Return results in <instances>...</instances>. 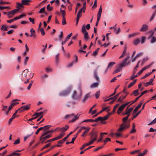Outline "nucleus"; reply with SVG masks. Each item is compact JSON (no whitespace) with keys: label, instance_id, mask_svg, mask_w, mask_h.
Instances as JSON below:
<instances>
[{"label":"nucleus","instance_id":"13","mask_svg":"<svg viewBox=\"0 0 156 156\" xmlns=\"http://www.w3.org/2000/svg\"><path fill=\"white\" fill-rule=\"evenodd\" d=\"M19 11V9H16L9 11L7 14V15H14L16 12Z\"/></svg>","mask_w":156,"mask_h":156},{"label":"nucleus","instance_id":"47","mask_svg":"<svg viewBox=\"0 0 156 156\" xmlns=\"http://www.w3.org/2000/svg\"><path fill=\"white\" fill-rule=\"evenodd\" d=\"M111 141V139L109 138H106L104 140V145H105L108 142L110 141Z\"/></svg>","mask_w":156,"mask_h":156},{"label":"nucleus","instance_id":"39","mask_svg":"<svg viewBox=\"0 0 156 156\" xmlns=\"http://www.w3.org/2000/svg\"><path fill=\"white\" fill-rule=\"evenodd\" d=\"M87 128V127H85V126H82L81 127L78 131L77 133H78V134L79 133L81 132V131L85 129H86Z\"/></svg>","mask_w":156,"mask_h":156},{"label":"nucleus","instance_id":"45","mask_svg":"<svg viewBox=\"0 0 156 156\" xmlns=\"http://www.w3.org/2000/svg\"><path fill=\"white\" fill-rule=\"evenodd\" d=\"M115 64V62H110L108 63L107 67L108 68H109L110 67L112 66Z\"/></svg>","mask_w":156,"mask_h":156},{"label":"nucleus","instance_id":"63","mask_svg":"<svg viewBox=\"0 0 156 156\" xmlns=\"http://www.w3.org/2000/svg\"><path fill=\"white\" fill-rule=\"evenodd\" d=\"M7 108L8 107L7 106H3L2 109V111H4L5 112V111H6V110L7 109Z\"/></svg>","mask_w":156,"mask_h":156},{"label":"nucleus","instance_id":"11","mask_svg":"<svg viewBox=\"0 0 156 156\" xmlns=\"http://www.w3.org/2000/svg\"><path fill=\"white\" fill-rule=\"evenodd\" d=\"M69 126L68 125H66L65 127H63L60 128L58 130V132L60 131L61 130L62 132H64L66 131L69 128Z\"/></svg>","mask_w":156,"mask_h":156},{"label":"nucleus","instance_id":"8","mask_svg":"<svg viewBox=\"0 0 156 156\" xmlns=\"http://www.w3.org/2000/svg\"><path fill=\"white\" fill-rule=\"evenodd\" d=\"M148 29V26L146 24H143L140 30V31L141 32H146Z\"/></svg>","mask_w":156,"mask_h":156},{"label":"nucleus","instance_id":"7","mask_svg":"<svg viewBox=\"0 0 156 156\" xmlns=\"http://www.w3.org/2000/svg\"><path fill=\"white\" fill-rule=\"evenodd\" d=\"M70 92V90H66L61 92L59 94V95L60 96H65L68 95Z\"/></svg>","mask_w":156,"mask_h":156},{"label":"nucleus","instance_id":"52","mask_svg":"<svg viewBox=\"0 0 156 156\" xmlns=\"http://www.w3.org/2000/svg\"><path fill=\"white\" fill-rule=\"evenodd\" d=\"M54 132L53 130H48V131H44V135H47L48 133L51 132Z\"/></svg>","mask_w":156,"mask_h":156},{"label":"nucleus","instance_id":"40","mask_svg":"<svg viewBox=\"0 0 156 156\" xmlns=\"http://www.w3.org/2000/svg\"><path fill=\"white\" fill-rule=\"evenodd\" d=\"M156 41V37L154 36L152 37L151 39V43H154Z\"/></svg>","mask_w":156,"mask_h":156},{"label":"nucleus","instance_id":"33","mask_svg":"<svg viewBox=\"0 0 156 156\" xmlns=\"http://www.w3.org/2000/svg\"><path fill=\"white\" fill-rule=\"evenodd\" d=\"M139 90L138 89L136 90L133 91V93L130 94L131 95H132L133 94H134L135 96H136L138 95V94L139 93Z\"/></svg>","mask_w":156,"mask_h":156},{"label":"nucleus","instance_id":"50","mask_svg":"<svg viewBox=\"0 0 156 156\" xmlns=\"http://www.w3.org/2000/svg\"><path fill=\"white\" fill-rule=\"evenodd\" d=\"M40 30L42 36H44L45 34V33L44 31V30L43 28H41L40 29Z\"/></svg>","mask_w":156,"mask_h":156},{"label":"nucleus","instance_id":"5","mask_svg":"<svg viewBox=\"0 0 156 156\" xmlns=\"http://www.w3.org/2000/svg\"><path fill=\"white\" fill-rule=\"evenodd\" d=\"M129 104V102H128L122 105L121 106H120L118 108V109L117 111V114H120L122 112L123 109L126 107V106Z\"/></svg>","mask_w":156,"mask_h":156},{"label":"nucleus","instance_id":"48","mask_svg":"<svg viewBox=\"0 0 156 156\" xmlns=\"http://www.w3.org/2000/svg\"><path fill=\"white\" fill-rule=\"evenodd\" d=\"M146 38L145 37H143L141 40V42L142 44H143L145 43V41Z\"/></svg>","mask_w":156,"mask_h":156},{"label":"nucleus","instance_id":"30","mask_svg":"<svg viewBox=\"0 0 156 156\" xmlns=\"http://www.w3.org/2000/svg\"><path fill=\"white\" fill-rule=\"evenodd\" d=\"M108 108V107H105V108H103L101 110V111L99 113H98L96 115H95L94 116V117H96V116H97L99 114L103 112V111H105V110H107Z\"/></svg>","mask_w":156,"mask_h":156},{"label":"nucleus","instance_id":"34","mask_svg":"<svg viewBox=\"0 0 156 156\" xmlns=\"http://www.w3.org/2000/svg\"><path fill=\"white\" fill-rule=\"evenodd\" d=\"M109 115L108 114L104 117H102L101 119V122L107 120L108 118Z\"/></svg>","mask_w":156,"mask_h":156},{"label":"nucleus","instance_id":"21","mask_svg":"<svg viewBox=\"0 0 156 156\" xmlns=\"http://www.w3.org/2000/svg\"><path fill=\"white\" fill-rule=\"evenodd\" d=\"M31 34L30 35V37H36V35L35 34V31L33 30V28H31L30 30Z\"/></svg>","mask_w":156,"mask_h":156},{"label":"nucleus","instance_id":"56","mask_svg":"<svg viewBox=\"0 0 156 156\" xmlns=\"http://www.w3.org/2000/svg\"><path fill=\"white\" fill-rule=\"evenodd\" d=\"M86 29L85 28V26L84 25H83L82 26V31L83 33H85L86 32Z\"/></svg>","mask_w":156,"mask_h":156},{"label":"nucleus","instance_id":"16","mask_svg":"<svg viewBox=\"0 0 156 156\" xmlns=\"http://www.w3.org/2000/svg\"><path fill=\"white\" fill-rule=\"evenodd\" d=\"M47 110H45L44 111H41L40 112L37 113L36 112L35 113V115H36V116L37 117H38L39 116H41V115H42V114L45 113V112H47Z\"/></svg>","mask_w":156,"mask_h":156},{"label":"nucleus","instance_id":"31","mask_svg":"<svg viewBox=\"0 0 156 156\" xmlns=\"http://www.w3.org/2000/svg\"><path fill=\"white\" fill-rule=\"evenodd\" d=\"M13 107L11 105L8 108L6 111L5 112V114L6 115H7L9 114V113L10 110Z\"/></svg>","mask_w":156,"mask_h":156},{"label":"nucleus","instance_id":"37","mask_svg":"<svg viewBox=\"0 0 156 156\" xmlns=\"http://www.w3.org/2000/svg\"><path fill=\"white\" fill-rule=\"evenodd\" d=\"M138 34L137 33H134L132 34H129L128 35V37L129 38H130L131 37H133Z\"/></svg>","mask_w":156,"mask_h":156},{"label":"nucleus","instance_id":"51","mask_svg":"<svg viewBox=\"0 0 156 156\" xmlns=\"http://www.w3.org/2000/svg\"><path fill=\"white\" fill-rule=\"evenodd\" d=\"M151 73V72L149 73H146L145 75L143 76L142 78H141V79H144L149 76Z\"/></svg>","mask_w":156,"mask_h":156},{"label":"nucleus","instance_id":"46","mask_svg":"<svg viewBox=\"0 0 156 156\" xmlns=\"http://www.w3.org/2000/svg\"><path fill=\"white\" fill-rule=\"evenodd\" d=\"M20 138H18L14 142L13 144L14 145H16L19 144L20 143Z\"/></svg>","mask_w":156,"mask_h":156},{"label":"nucleus","instance_id":"29","mask_svg":"<svg viewBox=\"0 0 156 156\" xmlns=\"http://www.w3.org/2000/svg\"><path fill=\"white\" fill-rule=\"evenodd\" d=\"M137 81L136 79H135L134 80L133 82L130 83L128 85V88H129L132 86L133 85H134L135 83H136Z\"/></svg>","mask_w":156,"mask_h":156},{"label":"nucleus","instance_id":"59","mask_svg":"<svg viewBox=\"0 0 156 156\" xmlns=\"http://www.w3.org/2000/svg\"><path fill=\"white\" fill-rule=\"evenodd\" d=\"M99 48H97L95 50V51H94V52L93 55H94V56L96 55H97V53H98V51H99Z\"/></svg>","mask_w":156,"mask_h":156},{"label":"nucleus","instance_id":"15","mask_svg":"<svg viewBox=\"0 0 156 156\" xmlns=\"http://www.w3.org/2000/svg\"><path fill=\"white\" fill-rule=\"evenodd\" d=\"M80 115V114H77L75 116L74 118L69 121V122H75L77 119H79V117Z\"/></svg>","mask_w":156,"mask_h":156},{"label":"nucleus","instance_id":"32","mask_svg":"<svg viewBox=\"0 0 156 156\" xmlns=\"http://www.w3.org/2000/svg\"><path fill=\"white\" fill-rule=\"evenodd\" d=\"M20 153H16L15 152H13L12 154L8 155H7L6 156H13L15 155H17V156H20Z\"/></svg>","mask_w":156,"mask_h":156},{"label":"nucleus","instance_id":"41","mask_svg":"<svg viewBox=\"0 0 156 156\" xmlns=\"http://www.w3.org/2000/svg\"><path fill=\"white\" fill-rule=\"evenodd\" d=\"M65 134V133L64 132H62L61 133H60L58 136L59 138L60 139L62 138L63 136H64V135Z\"/></svg>","mask_w":156,"mask_h":156},{"label":"nucleus","instance_id":"60","mask_svg":"<svg viewBox=\"0 0 156 156\" xmlns=\"http://www.w3.org/2000/svg\"><path fill=\"white\" fill-rule=\"evenodd\" d=\"M60 12L62 13V17H65V16L66 14L65 11V10H63L60 9Z\"/></svg>","mask_w":156,"mask_h":156},{"label":"nucleus","instance_id":"61","mask_svg":"<svg viewBox=\"0 0 156 156\" xmlns=\"http://www.w3.org/2000/svg\"><path fill=\"white\" fill-rule=\"evenodd\" d=\"M101 117H98L95 119L94 120L95 122H98L99 121H101Z\"/></svg>","mask_w":156,"mask_h":156},{"label":"nucleus","instance_id":"12","mask_svg":"<svg viewBox=\"0 0 156 156\" xmlns=\"http://www.w3.org/2000/svg\"><path fill=\"white\" fill-rule=\"evenodd\" d=\"M145 104H146V103H145L143 105V106L142 107V108L141 110H140V111H138V112L137 113H136V114L135 115H134L133 116V118L132 119V120H133V119H134L135 118H136L139 115V114L140 113L142 110H143V109H144V106H145Z\"/></svg>","mask_w":156,"mask_h":156},{"label":"nucleus","instance_id":"24","mask_svg":"<svg viewBox=\"0 0 156 156\" xmlns=\"http://www.w3.org/2000/svg\"><path fill=\"white\" fill-rule=\"evenodd\" d=\"M94 77L97 81L99 82L100 81L99 78L96 71H95L94 72Z\"/></svg>","mask_w":156,"mask_h":156},{"label":"nucleus","instance_id":"49","mask_svg":"<svg viewBox=\"0 0 156 156\" xmlns=\"http://www.w3.org/2000/svg\"><path fill=\"white\" fill-rule=\"evenodd\" d=\"M29 59V57L26 56L24 61V64L25 65H26L27 64V62Z\"/></svg>","mask_w":156,"mask_h":156},{"label":"nucleus","instance_id":"20","mask_svg":"<svg viewBox=\"0 0 156 156\" xmlns=\"http://www.w3.org/2000/svg\"><path fill=\"white\" fill-rule=\"evenodd\" d=\"M119 105V104H117L114 107V108L113 109L112 112L109 113L108 114V115L109 116L112 115L113 113H114L115 112L116 108L118 107Z\"/></svg>","mask_w":156,"mask_h":156},{"label":"nucleus","instance_id":"6","mask_svg":"<svg viewBox=\"0 0 156 156\" xmlns=\"http://www.w3.org/2000/svg\"><path fill=\"white\" fill-rule=\"evenodd\" d=\"M30 104H28L26 105L22 106L20 108H19L20 109L19 112L20 113L24 111L29 110L30 108Z\"/></svg>","mask_w":156,"mask_h":156},{"label":"nucleus","instance_id":"25","mask_svg":"<svg viewBox=\"0 0 156 156\" xmlns=\"http://www.w3.org/2000/svg\"><path fill=\"white\" fill-rule=\"evenodd\" d=\"M17 6L16 7L17 8L16 9H19V10L21 9V8H22L23 7V4L22 3H20V2H17L16 3Z\"/></svg>","mask_w":156,"mask_h":156},{"label":"nucleus","instance_id":"42","mask_svg":"<svg viewBox=\"0 0 156 156\" xmlns=\"http://www.w3.org/2000/svg\"><path fill=\"white\" fill-rule=\"evenodd\" d=\"M84 38L86 40H87L89 38V37L88 35V33L87 32H85L84 34Z\"/></svg>","mask_w":156,"mask_h":156},{"label":"nucleus","instance_id":"14","mask_svg":"<svg viewBox=\"0 0 156 156\" xmlns=\"http://www.w3.org/2000/svg\"><path fill=\"white\" fill-rule=\"evenodd\" d=\"M90 94L89 93L87 94H86L83 99H82V101L83 102H85L86 101L90 98Z\"/></svg>","mask_w":156,"mask_h":156},{"label":"nucleus","instance_id":"2","mask_svg":"<svg viewBox=\"0 0 156 156\" xmlns=\"http://www.w3.org/2000/svg\"><path fill=\"white\" fill-rule=\"evenodd\" d=\"M129 56H128V57H127L123 61L119 64V67L118 68H117L113 72V73H115L118 72H119L122 71V67L128 65V63H127L126 62L127 60L129 59Z\"/></svg>","mask_w":156,"mask_h":156},{"label":"nucleus","instance_id":"58","mask_svg":"<svg viewBox=\"0 0 156 156\" xmlns=\"http://www.w3.org/2000/svg\"><path fill=\"white\" fill-rule=\"evenodd\" d=\"M100 91H97L96 93L95 94V97H96V98H98L99 97V96H100Z\"/></svg>","mask_w":156,"mask_h":156},{"label":"nucleus","instance_id":"43","mask_svg":"<svg viewBox=\"0 0 156 156\" xmlns=\"http://www.w3.org/2000/svg\"><path fill=\"white\" fill-rule=\"evenodd\" d=\"M80 5H81V4L80 3H78L76 5V7L75 8V14L76 13L78 8L80 6Z\"/></svg>","mask_w":156,"mask_h":156},{"label":"nucleus","instance_id":"27","mask_svg":"<svg viewBox=\"0 0 156 156\" xmlns=\"http://www.w3.org/2000/svg\"><path fill=\"white\" fill-rule=\"evenodd\" d=\"M140 43V40L138 38H137L133 41V44L135 45H137Z\"/></svg>","mask_w":156,"mask_h":156},{"label":"nucleus","instance_id":"9","mask_svg":"<svg viewBox=\"0 0 156 156\" xmlns=\"http://www.w3.org/2000/svg\"><path fill=\"white\" fill-rule=\"evenodd\" d=\"M52 136L51 134H50L48 135H44V133L41 136L43 139V140H46V139L49 138Z\"/></svg>","mask_w":156,"mask_h":156},{"label":"nucleus","instance_id":"10","mask_svg":"<svg viewBox=\"0 0 156 156\" xmlns=\"http://www.w3.org/2000/svg\"><path fill=\"white\" fill-rule=\"evenodd\" d=\"M133 110V108H130L128 109L127 108L125 110V112L122 113V114L123 115H125L127 114H130Z\"/></svg>","mask_w":156,"mask_h":156},{"label":"nucleus","instance_id":"36","mask_svg":"<svg viewBox=\"0 0 156 156\" xmlns=\"http://www.w3.org/2000/svg\"><path fill=\"white\" fill-rule=\"evenodd\" d=\"M147 151L148 150L147 149H145L143 153L140 154L137 156H143L147 154Z\"/></svg>","mask_w":156,"mask_h":156},{"label":"nucleus","instance_id":"22","mask_svg":"<svg viewBox=\"0 0 156 156\" xmlns=\"http://www.w3.org/2000/svg\"><path fill=\"white\" fill-rule=\"evenodd\" d=\"M82 12H81V9H80L77 13L76 18L79 19L80 17L82 16Z\"/></svg>","mask_w":156,"mask_h":156},{"label":"nucleus","instance_id":"4","mask_svg":"<svg viewBox=\"0 0 156 156\" xmlns=\"http://www.w3.org/2000/svg\"><path fill=\"white\" fill-rule=\"evenodd\" d=\"M90 135V140L94 141L97 140L98 137V132L93 130L91 131L89 133Z\"/></svg>","mask_w":156,"mask_h":156},{"label":"nucleus","instance_id":"19","mask_svg":"<svg viewBox=\"0 0 156 156\" xmlns=\"http://www.w3.org/2000/svg\"><path fill=\"white\" fill-rule=\"evenodd\" d=\"M142 104V102H140L138 105L134 109L133 111V113L136 112L138 110V109L141 107Z\"/></svg>","mask_w":156,"mask_h":156},{"label":"nucleus","instance_id":"17","mask_svg":"<svg viewBox=\"0 0 156 156\" xmlns=\"http://www.w3.org/2000/svg\"><path fill=\"white\" fill-rule=\"evenodd\" d=\"M31 1L29 0H22L21 3L23 5H28L30 4L29 2H31Z\"/></svg>","mask_w":156,"mask_h":156},{"label":"nucleus","instance_id":"53","mask_svg":"<svg viewBox=\"0 0 156 156\" xmlns=\"http://www.w3.org/2000/svg\"><path fill=\"white\" fill-rule=\"evenodd\" d=\"M73 133V132H72V131L69 134H68L66 137H64L63 138V140L64 141H66V139L68 138L69 136L71 134Z\"/></svg>","mask_w":156,"mask_h":156},{"label":"nucleus","instance_id":"55","mask_svg":"<svg viewBox=\"0 0 156 156\" xmlns=\"http://www.w3.org/2000/svg\"><path fill=\"white\" fill-rule=\"evenodd\" d=\"M45 70L46 72H50L52 71V69L49 67L46 68L45 69Z\"/></svg>","mask_w":156,"mask_h":156},{"label":"nucleus","instance_id":"23","mask_svg":"<svg viewBox=\"0 0 156 156\" xmlns=\"http://www.w3.org/2000/svg\"><path fill=\"white\" fill-rule=\"evenodd\" d=\"M74 116L75 115L73 113L70 114H68L65 116L64 117V119H67L71 118L72 116Z\"/></svg>","mask_w":156,"mask_h":156},{"label":"nucleus","instance_id":"3","mask_svg":"<svg viewBox=\"0 0 156 156\" xmlns=\"http://www.w3.org/2000/svg\"><path fill=\"white\" fill-rule=\"evenodd\" d=\"M82 95V93L81 89L80 90V92L77 94L76 90H74L72 95L71 98L73 99L74 100H78L80 99Z\"/></svg>","mask_w":156,"mask_h":156},{"label":"nucleus","instance_id":"54","mask_svg":"<svg viewBox=\"0 0 156 156\" xmlns=\"http://www.w3.org/2000/svg\"><path fill=\"white\" fill-rule=\"evenodd\" d=\"M66 20L65 17H62V24L63 25H65L66 24Z\"/></svg>","mask_w":156,"mask_h":156},{"label":"nucleus","instance_id":"38","mask_svg":"<svg viewBox=\"0 0 156 156\" xmlns=\"http://www.w3.org/2000/svg\"><path fill=\"white\" fill-rule=\"evenodd\" d=\"M94 122V120L92 119H86L82 122Z\"/></svg>","mask_w":156,"mask_h":156},{"label":"nucleus","instance_id":"28","mask_svg":"<svg viewBox=\"0 0 156 156\" xmlns=\"http://www.w3.org/2000/svg\"><path fill=\"white\" fill-rule=\"evenodd\" d=\"M98 85L99 83H98V82L94 83L91 85L90 87L91 88H93L94 87H97L98 86Z\"/></svg>","mask_w":156,"mask_h":156},{"label":"nucleus","instance_id":"64","mask_svg":"<svg viewBox=\"0 0 156 156\" xmlns=\"http://www.w3.org/2000/svg\"><path fill=\"white\" fill-rule=\"evenodd\" d=\"M156 122V118L153 120L150 123L148 124V125H151L152 124H154Z\"/></svg>","mask_w":156,"mask_h":156},{"label":"nucleus","instance_id":"62","mask_svg":"<svg viewBox=\"0 0 156 156\" xmlns=\"http://www.w3.org/2000/svg\"><path fill=\"white\" fill-rule=\"evenodd\" d=\"M45 7L41 8L40 9V10L39 11V13H42L43 12H44V11L45 10Z\"/></svg>","mask_w":156,"mask_h":156},{"label":"nucleus","instance_id":"57","mask_svg":"<svg viewBox=\"0 0 156 156\" xmlns=\"http://www.w3.org/2000/svg\"><path fill=\"white\" fill-rule=\"evenodd\" d=\"M50 5L49 4L47 6V10L49 11H51L52 10V7H50Z\"/></svg>","mask_w":156,"mask_h":156},{"label":"nucleus","instance_id":"18","mask_svg":"<svg viewBox=\"0 0 156 156\" xmlns=\"http://www.w3.org/2000/svg\"><path fill=\"white\" fill-rule=\"evenodd\" d=\"M90 129V128L89 127H87L86 129H86L85 130L83 134L81 135V137H84L85 136V135L89 131Z\"/></svg>","mask_w":156,"mask_h":156},{"label":"nucleus","instance_id":"35","mask_svg":"<svg viewBox=\"0 0 156 156\" xmlns=\"http://www.w3.org/2000/svg\"><path fill=\"white\" fill-rule=\"evenodd\" d=\"M149 59V58H148L147 57H146L144 58L143 59L142 61V62L141 63V65L142 66Z\"/></svg>","mask_w":156,"mask_h":156},{"label":"nucleus","instance_id":"44","mask_svg":"<svg viewBox=\"0 0 156 156\" xmlns=\"http://www.w3.org/2000/svg\"><path fill=\"white\" fill-rule=\"evenodd\" d=\"M75 63V61L73 60L71 62L69 63L67 65V67H72L74 63Z\"/></svg>","mask_w":156,"mask_h":156},{"label":"nucleus","instance_id":"1","mask_svg":"<svg viewBox=\"0 0 156 156\" xmlns=\"http://www.w3.org/2000/svg\"><path fill=\"white\" fill-rule=\"evenodd\" d=\"M128 119L127 117H125L122 119V123L120 125L118 132H122L125 128H127L129 127V123L127 121Z\"/></svg>","mask_w":156,"mask_h":156},{"label":"nucleus","instance_id":"26","mask_svg":"<svg viewBox=\"0 0 156 156\" xmlns=\"http://www.w3.org/2000/svg\"><path fill=\"white\" fill-rule=\"evenodd\" d=\"M8 27L7 26L4 25H2V26L0 29L2 30L5 31L8 30Z\"/></svg>","mask_w":156,"mask_h":156}]
</instances>
